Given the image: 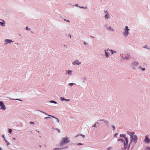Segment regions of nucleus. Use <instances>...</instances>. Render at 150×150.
I'll return each instance as SVG.
<instances>
[{
    "label": "nucleus",
    "instance_id": "18",
    "mask_svg": "<svg viewBox=\"0 0 150 150\" xmlns=\"http://www.w3.org/2000/svg\"><path fill=\"white\" fill-rule=\"evenodd\" d=\"M48 116H51V117H52V118H55L56 119V120H57V122L58 123H59V119H58L57 118H56V117H54V116H52V115H48Z\"/></svg>",
    "mask_w": 150,
    "mask_h": 150
},
{
    "label": "nucleus",
    "instance_id": "2",
    "mask_svg": "<svg viewBox=\"0 0 150 150\" xmlns=\"http://www.w3.org/2000/svg\"><path fill=\"white\" fill-rule=\"evenodd\" d=\"M130 29L127 26H125V28L124 29V31L123 32V35L124 37H127L129 34V31Z\"/></svg>",
    "mask_w": 150,
    "mask_h": 150
},
{
    "label": "nucleus",
    "instance_id": "33",
    "mask_svg": "<svg viewBox=\"0 0 150 150\" xmlns=\"http://www.w3.org/2000/svg\"><path fill=\"white\" fill-rule=\"evenodd\" d=\"M143 48L147 49L149 50L150 49V48L149 47H147V46L146 45L144 46L143 47Z\"/></svg>",
    "mask_w": 150,
    "mask_h": 150
},
{
    "label": "nucleus",
    "instance_id": "36",
    "mask_svg": "<svg viewBox=\"0 0 150 150\" xmlns=\"http://www.w3.org/2000/svg\"><path fill=\"white\" fill-rule=\"evenodd\" d=\"M121 57L122 58V60H125V57L124 56L123 54L121 55Z\"/></svg>",
    "mask_w": 150,
    "mask_h": 150
},
{
    "label": "nucleus",
    "instance_id": "57",
    "mask_svg": "<svg viewBox=\"0 0 150 150\" xmlns=\"http://www.w3.org/2000/svg\"><path fill=\"white\" fill-rule=\"evenodd\" d=\"M139 68L140 69H142V66H140L139 67Z\"/></svg>",
    "mask_w": 150,
    "mask_h": 150
},
{
    "label": "nucleus",
    "instance_id": "60",
    "mask_svg": "<svg viewBox=\"0 0 150 150\" xmlns=\"http://www.w3.org/2000/svg\"><path fill=\"white\" fill-rule=\"evenodd\" d=\"M26 30H28V27H26Z\"/></svg>",
    "mask_w": 150,
    "mask_h": 150
},
{
    "label": "nucleus",
    "instance_id": "15",
    "mask_svg": "<svg viewBox=\"0 0 150 150\" xmlns=\"http://www.w3.org/2000/svg\"><path fill=\"white\" fill-rule=\"evenodd\" d=\"M108 30L111 31V32H114L115 31V30L114 29L112 28L110 26H109L108 28Z\"/></svg>",
    "mask_w": 150,
    "mask_h": 150
},
{
    "label": "nucleus",
    "instance_id": "40",
    "mask_svg": "<svg viewBox=\"0 0 150 150\" xmlns=\"http://www.w3.org/2000/svg\"><path fill=\"white\" fill-rule=\"evenodd\" d=\"M1 137L4 138V141L6 140L5 137L4 135V134H2L1 136Z\"/></svg>",
    "mask_w": 150,
    "mask_h": 150
},
{
    "label": "nucleus",
    "instance_id": "12",
    "mask_svg": "<svg viewBox=\"0 0 150 150\" xmlns=\"http://www.w3.org/2000/svg\"><path fill=\"white\" fill-rule=\"evenodd\" d=\"M110 17L111 16L108 13H106L104 16V18L106 20H108V19L110 18Z\"/></svg>",
    "mask_w": 150,
    "mask_h": 150
},
{
    "label": "nucleus",
    "instance_id": "30",
    "mask_svg": "<svg viewBox=\"0 0 150 150\" xmlns=\"http://www.w3.org/2000/svg\"><path fill=\"white\" fill-rule=\"evenodd\" d=\"M109 26H108L107 24H106L105 25V27L107 30L108 29V28Z\"/></svg>",
    "mask_w": 150,
    "mask_h": 150
},
{
    "label": "nucleus",
    "instance_id": "37",
    "mask_svg": "<svg viewBox=\"0 0 150 150\" xmlns=\"http://www.w3.org/2000/svg\"><path fill=\"white\" fill-rule=\"evenodd\" d=\"M106 50L107 52L109 51L111 52V49H110L109 48H107V49L105 50Z\"/></svg>",
    "mask_w": 150,
    "mask_h": 150
},
{
    "label": "nucleus",
    "instance_id": "43",
    "mask_svg": "<svg viewBox=\"0 0 150 150\" xmlns=\"http://www.w3.org/2000/svg\"><path fill=\"white\" fill-rule=\"evenodd\" d=\"M83 43H84V44L85 45H88V44L87 43H86V42L85 41H84L83 42Z\"/></svg>",
    "mask_w": 150,
    "mask_h": 150
},
{
    "label": "nucleus",
    "instance_id": "29",
    "mask_svg": "<svg viewBox=\"0 0 150 150\" xmlns=\"http://www.w3.org/2000/svg\"><path fill=\"white\" fill-rule=\"evenodd\" d=\"M50 102L51 103H55V104H57V102H56V101H55L53 100H51L50 101Z\"/></svg>",
    "mask_w": 150,
    "mask_h": 150
},
{
    "label": "nucleus",
    "instance_id": "6",
    "mask_svg": "<svg viewBox=\"0 0 150 150\" xmlns=\"http://www.w3.org/2000/svg\"><path fill=\"white\" fill-rule=\"evenodd\" d=\"M130 139L131 140L134 142V143H136L137 142L138 137L136 135H134L132 137L130 138Z\"/></svg>",
    "mask_w": 150,
    "mask_h": 150
},
{
    "label": "nucleus",
    "instance_id": "47",
    "mask_svg": "<svg viewBox=\"0 0 150 150\" xmlns=\"http://www.w3.org/2000/svg\"><path fill=\"white\" fill-rule=\"evenodd\" d=\"M99 123L98 122H96V123L93 126V127H96V125L97 124H98Z\"/></svg>",
    "mask_w": 150,
    "mask_h": 150
},
{
    "label": "nucleus",
    "instance_id": "46",
    "mask_svg": "<svg viewBox=\"0 0 150 150\" xmlns=\"http://www.w3.org/2000/svg\"><path fill=\"white\" fill-rule=\"evenodd\" d=\"M146 148L147 150H150V147H149L148 146L146 147Z\"/></svg>",
    "mask_w": 150,
    "mask_h": 150
},
{
    "label": "nucleus",
    "instance_id": "17",
    "mask_svg": "<svg viewBox=\"0 0 150 150\" xmlns=\"http://www.w3.org/2000/svg\"><path fill=\"white\" fill-rule=\"evenodd\" d=\"M2 22H0V25L2 26H5V23L4 21L2 20Z\"/></svg>",
    "mask_w": 150,
    "mask_h": 150
},
{
    "label": "nucleus",
    "instance_id": "52",
    "mask_svg": "<svg viewBox=\"0 0 150 150\" xmlns=\"http://www.w3.org/2000/svg\"><path fill=\"white\" fill-rule=\"evenodd\" d=\"M44 118L45 119H47V118H50V117H45Z\"/></svg>",
    "mask_w": 150,
    "mask_h": 150
},
{
    "label": "nucleus",
    "instance_id": "53",
    "mask_svg": "<svg viewBox=\"0 0 150 150\" xmlns=\"http://www.w3.org/2000/svg\"><path fill=\"white\" fill-rule=\"evenodd\" d=\"M43 113L45 114V115H48H48H48L47 113H46V112H43Z\"/></svg>",
    "mask_w": 150,
    "mask_h": 150
},
{
    "label": "nucleus",
    "instance_id": "45",
    "mask_svg": "<svg viewBox=\"0 0 150 150\" xmlns=\"http://www.w3.org/2000/svg\"><path fill=\"white\" fill-rule=\"evenodd\" d=\"M64 21H66L67 22H68V23H69L70 22V21L69 20H66L65 19H64Z\"/></svg>",
    "mask_w": 150,
    "mask_h": 150
},
{
    "label": "nucleus",
    "instance_id": "21",
    "mask_svg": "<svg viewBox=\"0 0 150 150\" xmlns=\"http://www.w3.org/2000/svg\"><path fill=\"white\" fill-rule=\"evenodd\" d=\"M82 136L83 138H84L85 137V136L84 135H83V134H79L77 135L76 137H77L79 136Z\"/></svg>",
    "mask_w": 150,
    "mask_h": 150
},
{
    "label": "nucleus",
    "instance_id": "41",
    "mask_svg": "<svg viewBox=\"0 0 150 150\" xmlns=\"http://www.w3.org/2000/svg\"><path fill=\"white\" fill-rule=\"evenodd\" d=\"M77 146H81L83 145V144L81 143H79L77 144Z\"/></svg>",
    "mask_w": 150,
    "mask_h": 150
},
{
    "label": "nucleus",
    "instance_id": "31",
    "mask_svg": "<svg viewBox=\"0 0 150 150\" xmlns=\"http://www.w3.org/2000/svg\"><path fill=\"white\" fill-rule=\"evenodd\" d=\"M109 26H108L107 24H106L105 25V27L107 30L108 29V28Z\"/></svg>",
    "mask_w": 150,
    "mask_h": 150
},
{
    "label": "nucleus",
    "instance_id": "20",
    "mask_svg": "<svg viewBox=\"0 0 150 150\" xmlns=\"http://www.w3.org/2000/svg\"><path fill=\"white\" fill-rule=\"evenodd\" d=\"M111 54H113L114 53H117V52L116 51H115L114 50H111Z\"/></svg>",
    "mask_w": 150,
    "mask_h": 150
},
{
    "label": "nucleus",
    "instance_id": "39",
    "mask_svg": "<svg viewBox=\"0 0 150 150\" xmlns=\"http://www.w3.org/2000/svg\"><path fill=\"white\" fill-rule=\"evenodd\" d=\"M12 132V129H9V130H8V132L10 133V134H11V133Z\"/></svg>",
    "mask_w": 150,
    "mask_h": 150
},
{
    "label": "nucleus",
    "instance_id": "50",
    "mask_svg": "<svg viewBox=\"0 0 150 150\" xmlns=\"http://www.w3.org/2000/svg\"><path fill=\"white\" fill-rule=\"evenodd\" d=\"M117 133H116L114 135V137H117Z\"/></svg>",
    "mask_w": 150,
    "mask_h": 150
},
{
    "label": "nucleus",
    "instance_id": "4",
    "mask_svg": "<svg viewBox=\"0 0 150 150\" xmlns=\"http://www.w3.org/2000/svg\"><path fill=\"white\" fill-rule=\"evenodd\" d=\"M139 64L138 62H134L132 63V69L134 70L136 69V67Z\"/></svg>",
    "mask_w": 150,
    "mask_h": 150
},
{
    "label": "nucleus",
    "instance_id": "14",
    "mask_svg": "<svg viewBox=\"0 0 150 150\" xmlns=\"http://www.w3.org/2000/svg\"><path fill=\"white\" fill-rule=\"evenodd\" d=\"M126 55L127 56L125 57V60H128L130 58V54L128 53H126Z\"/></svg>",
    "mask_w": 150,
    "mask_h": 150
},
{
    "label": "nucleus",
    "instance_id": "26",
    "mask_svg": "<svg viewBox=\"0 0 150 150\" xmlns=\"http://www.w3.org/2000/svg\"><path fill=\"white\" fill-rule=\"evenodd\" d=\"M74 85H76V84L74 83H70L69 84V86L70 87H71Z\"/></svg>",
    "mask_w": 150,
    "mask_h": 150
},
{
    "label": "nucleus",
    "instance_id": "5",
    "mask_svg": "<svg viewBox=\"0 0 150 150\" xmlns=\"http://www.w3.org/2000/svg\"><path fill=\"white\" fill-rule=\"evenodd\" d=\"M81 64V62L79 61V60L76 59L72 63L73 65H80Z\"/></svg>",
    "mask_w": 150,
    "mask_h": 150
},
{
    "label": "nucleus",
    "instance_id": "62",
    "mask_svg": "<svg viewBox=\"0 0 150 150\" xmlns=\"http://www.w3.org/2000/svg\"><path fill=\"white\" fill-rule=\"evenodd\" d=\"M90 37H91V38H94V37H93V36H90Z\"/></svg>",
    "mask_w": 150,
    "mask_h": 150
},
{
    "label": "nucleus",
    "instance_id": "48",
    "mask_svg": "<svg viewBox=\"0 0 150 150\" xmlns=\"http://www.w3.org/2000/svg\"><path fill=\"white\" fill-rule=\"evenodd\" d=\"M142 71H144L145 70V69L144 68H142Z\"/></svg>",
    "mask_w": 150,
    "mask_h": 150
},
{
    "label": "nucleus",
    "instance_id": "10",
    "mask_svg": "<svg viewBox=\"0 0 150 150\" xmlns=\"http://www.w3.org/2000/svg\"><path fill=\"white\" fill-rule=\"evenodd\" d=\"M1 108L0 109L1 110H5L6 109V108L5 105L4 104V102L2 101L1 104L0 105Z\"/></svg>",
    "mask_w": 150,
    "mask_h": 150
},
{
    "label": "nucleus",
    "instance_id": "49",
    "mask_svg": "<svg viewBox=\"0 0 150 150\" xmlns=\"http://www.w3.org/2000/svg\"><path fill=\"white\" fill-rule=\"evenodd\" d=\"M30 124H34V123L33 122L31 121V122H30Z\"/></svg>",
    "mask_w": 150,
    "mask_h": 150
},
{
    "label": "nucleus",
    "instance_id": "56",
    "mask_svg": "<svg viewBox=\"0 0 150 150\" xmlns=\"http://www.w3.org/2000/svg\"><path fill=\"white\" fill-rule=\"evenodd\" d=\"M38 110L39 111H40V112H42V113H43V112H43V111H41L40 110Z\"/></svg>",
    "mask_w": 150,
    "mask_h": 150
},
{
    "label": "nucleus",
    "instance_id": "63",
    "mask_svg": "<svg viewBox=\"0 0 150 150\" xmlns=\"http://www.w3.org/2000/svg\"><path fill=\"white\" fill-rule=\"evenodd\" d=\"M13 139H14V140H15L16 139H15V138H13Z\"/></svg>",
    "mask_w": 150,
    "mask_h": 150
},
{
    "label": "nucleus",
    "instance_id": "8",
    "mask_svg": "<svg viewBox=\"0 0 150 150\" xmlns=\"http://www.w3.org/2000/svg\"><path fill=\"white\" fill-rule=\"evenodd\" d=\"M13 42V41H12L11 40L6 39L4 40V44L5 45H6L8 44H10L11 42Z\"/></svg>",
    "mask_w": 150,
    "mask_h": 150
},
{
    "label": "nucleus",
    "instance_id": "58",
    "mask_svg": "<svg viewBox=\"0 0 150 150\" xmlns=\"http://www.w3.org/2000/svg\"><path fill=\"white\" fill-rule=\"evenodd\" d=\"M75 6H78L79 7V6H78V4H76L75 5Z\"/></svg>",
    "mask_w": 150,
    "mask_h": 150
},
{
    "label": "nucleus",
    "instance_id": "3",
    "mask_svg": "<svg viewBox=\"0 0 150 150\" xmlns=\"http://www.w3.org/2000/svg\"><path fill=\"white\" fill-rule=\"evenodd\" d=\"M125 141L124 140V142H123L124 145V148L125 149H128V138L127 137L125 138Z\"/></svg>",
    "mask_w": 150,
    "mask_h": 150
},
{
    "label": "nucleus",
    "instance_id": "16",
    "mask_svg": "<svg viewBox=\"0 0 150 150\" xmlns=\"http://www.w3.org/2000/svg\"><path fill=\"white\" fill-rule=\"evenodd\" d=\"M104 51L105 54V58H108L109 57L110 53L107 52L106 50H104Z\"/></svg>",
    "mask_w": 150,
    "mask_h": 150
},
{
    "label": "nucleus",
    "instance_id": "35",
    "mask_svg": "<svg viewBox=\"0 0 150 150\" xmlns=\"http://www.w3.org/2000/svg\"><path fill=\"white\" fill-rule=\"evenodd\" d=\"M79 7L80 8H83V9H87L88 8L87 6H86V7L79 6Z\"/></svg>",
    "mask_w": 150,
    "mask_h": 150
},
{
    "label": "nucleus",
    "instance_id": "1",
    "mask_svg": "<svg viewBox=\"0 0 150 150\" xmlns=\"http://www.w3.org/2000/svg\"><path fill=\"white\" fill-rule=\"evenodd\" d=\"M70 142L69 137H66L62 138L61 140L60 144V145H64L66 144H67Z\"/></svg>",
    "mask_w": 150,
    "mask_h": 150
},
{
    "label": "nucleus",
    "instance_id": "44",
    "mask_svg": "<svg viewBox=\"0 0 150 150\" xmlns=\"http://www.w3.org/2000/svg\"><path fill=\"white\" fill-rule=\"evenodd\" d=\"M112 149V148L111 147H109L107 148V150H110Z\"/></svg>",
    "mask_w": 150,
    "mask_h": 150
},
{
    "label": "nucleus",
    "instance_id": "32",
    "mask_svg": "<svg viewBox=\"0 0 150 150\" xmlns=\"http://www.w3.org/2000/svg\"><path fill=\"white\" fill-rule=\"evenodd\" d=\"M109 26H108L107 24H106L105 25V27L107 30L108 29V28Z\"/></svg>",
    "mask_w": 150,
    "mask_h": 150
},
{
    "label": "nucleus",
    "instance_id": "11",
    "mask_svg": "<svg viewBox=\"0 0 150 150\" xmlns=\"http://www.w3.org/2000/svg\"><path fill=\"white\" fill-rule=\"evenodd\" d=\"M127 134L130 136V138H132L134 136V134H135V133L134 132H130L129 131L127 132Z\"/></svg>",
    "mask_w": 150,
    "mask_h": 150
},
{
    "label": "nucleus",
    "instance_id": "9",
    "mask_svg": "<svg viewBox=\"0 0 150 150\" xmlns=\"http://www.w3.org/2000/svg\"><path fill=\"white\" fill-rule=\"evenodd\" d=\"M100 121H103L105 122V123L106 126L107 127H109V121L108 120H105V119H103L100 120Z\"/></svg>",
    "mask_w": 150,
    "mask_h": 150
},
{
    "label": "nucleus",
    "instance_id": "64",
    "mask_svg": "<svg viewBox=\"0 0 150 150\" xmlns=\"http://www.w3.org/2000/svg\"><path fill=\"white\" fill-rule=\"evenodd\" d=\"M0 150H2L1 149V147H0Z\"/></svg>",
    "mask_w": 150,
    "mask_h": 150
},
{
    "label": "nucleus",
    "instance_id": "22",
    "mask_svg": "<svg viewBox=\"0 0 150 150\" xmlns=\"http://www.w3.org/2000/svg\"><path fill=\"white\" fill-rule=\"evenodd\" d=\"M86 77L85 76L83 77L82 79V83H84L86 82Z\"/></svg>",
    "mask_w": 150,
    "mask_h": 150
},
{
    "label": "nucleus",
    "instance_id": "55",
    "mask_svg": "<svg viewBox=\"0 0 150 150\" xmlns=\"http://www.w3.org/2000/svg\"><path fill=\"white\" fill-rule=\"evenodd\" d=\"M104 13H105V14H106V13H108V12L107 11H104Z\"/></svg>",
    "mask_w": 150,
    "mask_h": 150
},
{
    "label": "nucleus",
    "instance_id": "13",
    "mask_svg": "<svg viewBox=\"0 0 150 150\" xmlns=\"http://www.w3.org/2000/svg\"><path fill=\"white\" fill-rule=\"evenodd\" d=\"M72 71L71 70H68L66 71V74L69 76H71L72 75Z\"/></svg>",
    "mask_w": 150,
    "mask_h": 150
},
{
    "label": "nucleus",
    "instance_id": "54",
    "mask_svg": "<svg viewBox=\"0 0 150 150\" xmlns=\"http://www.w3.org/2000/svg\"><path fill=\"white\" fill-rule=\"evenodd\" d=\"M68 36L70 38H71V35L70 34H69Z\"/></svg>",
    "mask_w": 150,
    "mask_h": 150
},
{
    "label": "nucleus",
    "instance_id": "27",
    "mask_svg": "<svg viewBox=\"0 0 150 150\" xmlns=\"http://www.w3.org/2000/svg\"><path fill=\"white\" fill-rule=\"evenodd\" d=\"M60 100L62 101H64L65 100V99L63 97H60Z\"/></svg>",
    "mask_w": 150,
    "mask_h": 150
},
{
    "label": "nucleus",
    "instance_id": "24",
    "mask_svg": "<svg viewBox=\"0 0 150 150\" xmlns=\"http://www.w3.org/2000/svg\"><path fill=\"white\" fill-rule=\"evenodd\" d=\"M120 137L124 138L125 139V138L127 137H126V136H125V135L124 134H120Z\"/></svg>",
    "mask_w": 150,
    "mask_h": 150
},
{
    "label": "nucleus",
    "instance_id": "61",
    "mask_svg": "<svg viewBox=\"0 0 150 150\" xmlns=\"http://www.w3.org/2000/svg\"><path fill=\"white\" fill-rule=\"evenodd\" d=\"M15 44H16L18 45V44H19L18 43H15Z\"/></svg>",
    "mask_w": 150,
    "mask_h": 150
},
{
    "label": "nucleus",
    "instance_id": "34",
    "mask_svg": "<svg viewBox=\"0 0 150 150\" xmlns=\"http://www.w3.org/2000/svg\"><path fill=\"white\" fill-rule=\"evenodd\" d=\"M4 141H5L6 143L8 146L10 144L6 140H5Z\"/></svg>",
    "mask_w": 150,
    "mask_h": 150
},
{
    "label": "nucleus",
    "instance_id": "19",
    "mask_svg": "<svg viewBox=\"0 0 150 150\" xmlns=\"http://www.w3.org/2000/svg\"><path fill=\"white\" fill-rule=\"evenodd\" d=\"M68 148V146H66L64 147H63L62 148H56V149H57V150H62V149H64L65 148Z\"/></svg>",
    "mask_w": 150,
    "mask_h": 150
},
{
    "label": "nucleus",
    "instance_id": "51",
    "mask_svg": "<svg viewBox=\"0 0 150 150\" xmlns=\"http://www.w3.org/2000/svg\"><path fill=\"white\" fill-rule=\"evenodd\" d=\"M70 100L69 99H65V101H69Z\"/></svg>",
    "mask_w": 150,
    "mask_h": 150
},
{
    "label": "nucleus",
    "instance_id": "25",
    "mask_svg": "<svg viewBox=\"0 0 150 150\" xmlns=\"http://www.w3.org/2000/svg\"><path fill=\"white\" fill-rule=\"evenodd\" d=\"M121 141V142H122V143H123L124 142V140L122 138H119V139L118 140H117V141L118 142H119V141Z\"/></svg>",
    "mask_w": 150,
    "mask_h": 150
},
{
    "label": "nucleus",
    "instance_id": "42",
    "mask_svg": "<svg viewBox=\"0 0 150 150\" xmlns=\"http://www.w3.org/2000/svg\"><path fill=\"white\" fill-rule=\"evenodd\" d=\"M112 128H113V130H115V126L112 125Z\"/></svg>",
    "mask_w": 150,
    "mask_h": 150
},
{
    "label": "nucleus",
    "instance_id": "23",
    "mask_svg": "<svg viewBox=\"0 0 150 150\" xmlns=\"http://www.w3.org/2000/svg\"><path fill=\"white\" fill-rule=\"evenodd\" d=\"M9 99L11 100H19L21 101H22V100H20L19 99H14V98H9Z\"/></svg>",
    "mask_w": 150,
    "mask_h": 150
},
{
    "label": "nucleus",
    "instance_id": "59",
    "mask_svg": "<svg viewBox=\"0 0 150 150\" xmlns=\"http://www.w3.org/2000/svg\"><path fill=\"white\" fill-rule=\"evenodd\" d=\"M53 150H57L56 148H55L53 149Z\"/></svg>",
    "mask_w": 150,
    "mask_h": 150
},
{
    "label": "nucleus",
    "instance_id": "7",
    "mask_svg": "<svg viewBox=\"0 0 150 150\" xmlns=\"http://www.w3.org/2000/svg\"><path fill=\"white\" fill-rule=\"evenodd\" d=\"M144 142L148 144L150 143V139L149 138L148 135L146 136L145 139L144 140Z\"/></svg>",
    "mask_w": 150,
    "mask_h": 150
},
{
    "label": "nucleus",
    "instance_id": "38",
    "mask_svg": "<svg viewBox=\"0 0 150 150\" xmlns=\"http://www.w3.org/2000/svg\"><path fill=\"white\" fill-rule=\"evenodd\" d=\"M54 129L56 130H57L59 133L60 132V130L58 128H55Z\"/></svg>",
    "mask_w": 150,
    "mask_h": 150
},
{
    "label": "nucleus",
    "instance_id": "28",
    "mask_svg": "<svg viewBox=\"0 0 150 150\" xmlns=\"http://www.w3.org/2000/svg\"><path fill=\"white\" fill-rule=\"evenodd\" d=\"M132 142H133V141L131 140V139H130V142H129V144H128V149L130 147V145L131 144V143Z\"/></svg>",
    "mask_w": 150,
    "mask_h": 150
}]
</instances>
